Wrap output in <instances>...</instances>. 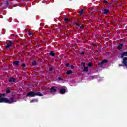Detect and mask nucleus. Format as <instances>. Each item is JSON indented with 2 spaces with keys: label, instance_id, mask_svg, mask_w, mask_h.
I'll list each match as a JSON object with an SVG mask.
<instances>
[{
  "label": "nucleus",
  "instance_id": "f257e3e1",
  "mask_svg": "<svg viewBox=\"0 0 127 127\" xmlns=\"http://www.w3.org/2000/svg\"><path fill=\"white\" fill-rule=\"evenodd\" d=\"M6 94H0V103H5V104H13L14 102V97L12 96L8 99L5 97Z\"/></svg>",
  "mask_w": 127,
  "mask_h": 127
},
{
  "label": "nucleus",
  "instance_id": "f03ea898",
  "mask_svg": "<svg viewBox=\"0 0 127 127\" xmlns=\"http://www.w3.org/2000/svg\"><path fill=\"white\" fill-rule=\"evenodd\" d=\"M26 97L33 98V97H35V92L34 91H30L27 93Z\"/></svg>",
  "mask_w": 127,
  "mask_h": 127
},
{
  "label": "nucleus",
  "instance_id": "7ed1b4c3",
  "mask_svg": "<svg viewBox=\"0 0 127 127\" xmlns=\"http://www.w3.org/2000/svg\"><path fill=\"white\" fill-rule=\"evenodd\" d=\"M14 43L12 41H9L8 43L5 46L6 49H8L9 47H11Z\"/></svg>",
  "mask_w": 127,
  "mask_h": 127
},
{
  "label": "nucleus",
  "instance_id": "20e7f679",
  "mask_svg": "<svg viewBox=\"0 0 127 127\" xmlns=\"http://www.w3.org/2000/svg\"><path fill=\"white\" fill-rule=\"evenodd\" d=\"M108 62H109V61L107 60H104L101 63H99L98 65H100V67H102L104 64H106V63H108Z\"/></svg>",
  "mask_w": 127,
  "mask_h": 127
},
{
  "label": "nucleus",
  "instance_id": "39448f33",
  "mask_svg": "<svg viewBox=\"0 0 127 127\" xmlns=\"http://www.w3.org/2000/svg\"><path fill=\"white\" fill-rule=\"evenodd\" d=\"M56 92H57L56 87H55L54 86H52L50 89V93L51 94H53V93H56Z\"/></svg>",
  "mask_w": 127,
  "mask_h": 127
},
{
  "label": "nucleus",
  "instance_id": "423d86ee",
  "mask_svg": "<svg viewBox=\"0 0 127 127\" xmlns=\"http://www.w3.org/2000/svg\"><path fill=\"white\" fill-rule=\"evenodd\" d=\"M8 81L9 83H12V82H15V79L13 77H10L8 79Z\"/></svg>",
  "mask_w": 127,
  "mask_h": 127
},
{
  "label": "nucleus",
  "instance_id": "0eeeda50",
  "mask_svg": "<svg viewBox=\"0 0 127 127\" xmlns=\"http://www.w3.org/2000/svg\"><path fill=\"white\" fill-rule=\"evenodd\" d=\"M13 64L15 66H19V61H15L12 62Z\"/></svg>",
  "mask_w": 127,
  "mask_h": 127
},
{
  "label": "nucleus",
  "instance_id": "6e6552de",
  "mask_svg": "<svg viewBox=\"0 0 127 127\" xmlns=\"http://www.w3.org/2000/svg\"><path fill=\"white\" fill-rule=\"evenodd\" d=\"M60 94H62V95H63V94H65L66 93V89L64 88L61 89L60 90Z\"/></svg>",
  "mask_w": 127,
  "mask_h": 127
},
{
  "label": "nucleus",
  "instance_id": "1a4fd4ad",
  "mask_svg": "<svg viewBox=\"0 0 127 127\" xmlns=\"http://www.w3.org/2000/svg\"><path fill=\"white\" fill-rule=\"evenodd\" d=\"M109 11H110V9H107V8H105L104 9L103 12H102V13L103 14H107V13H108V12H109Z\"/></svg>",
  "mask_w": 127,
  "mask_h": 127
},
{
  "label": "nucleus",
  "instance_id": "9d476101",
  "mask_svg": "<svg viewBox=\"0 0 127 127\" xmlns=\"http://www.w3.org/2000/svg\"><path fill=\"white\" fill-rule=\"evenodd\" d=\"M123 46H124V44H120L118 46V48H119V50H122L123 49Z\"/></svg>",
  "mask_w": 127,
  "mask_h": 127
},
{
  "label": "nucleus",
  "instance_id": "9b49d317",
  "mask_svg": "<svg viewBox=\"0 0 127 127\" xmlns=\"http://www.w3.org/2000/svg\"><path fill=\"white\" fill-rule=\"evenodd\" d=\"M35 96H39V97H42L43 96V94L40 92H38L37 93H35Z\"/></svg>",
  "mask_w": 127,
  "mask_h": 127
},
{
  "label": "nucleus",
  "instance_id": "f8f14e48",
  "mask_svg": "<svg viewBox=\"0 0 127 127\" xmlns=\"http://www.w3.org/2000/svg\"><path fill=\"white\" fill-rule=\"evenodd\" d=\"M64 20L65 22H69V21H71V19L67 18L66 17H64Z\"/></svg>",
  "mask_w": 127,
  "mask_h": 127
},
{
  "label": "nucleus",
  "instance_id": "ddd939ff",
  "mask_svg": "<svg viewBox=\"0 0 127 127\" xmlns=\"http://www.w3.org/2000/svg\"><path fill=\"white\" fill-rule=\"evenodd\" d=\"M88 71H89V67L84 66V67H83V72H88Z\"/></svg>",
  "mask_w": 127,
  "mask_h": 127
},
{
  "label": "nucleus",
  "instance_id": "4468645a",
  "mask_svg": "<svg viewBox=\"0 0 127 127\" xmlns=\"http://www.w3.org/2000/svg\"><path fill=\"white\" fill-rule=\"evenodd\" d=\"M78 13H79V15H80V16L83 15V14H84V9H82L80 11H79Z\"/></svg>",
  "mask_w": 127,
  "mask_h": 127
},
{
  "label": "nucleus",
  "instance_id": "2eb2a0df",
  "mask_svg": "<svg viewBox=\"0 0 127 127\" xmlns=\"http://www.w3.org/2000/svg\"><path fill=\"white\" fill-rule=\"evenodd\" d=\"M34 102H35V103L38 102V99H32L30 101V103H34Z\"/></svg>",
  "mask_w": 127,
  "mask_h": 127
},
{
  "label": "nucleus",
  "instance_id": "dca6fc26",
  "mask_svg": "<svg viewBox=\"0 0 127 127\" xmlns=\"http://www.w3.org/2000/svg\"><path fill=\"white\" fill-rule=\"evenodd\" d=\"M124 56H127V51L126 52H124L121 54V58H123Z\"/></svg>",
  "mask_w": 127,
  "mask_h": 127
},
{
  "label": "nucleus",
  "instance_id": "f3484780",
  "mask_svg": "<svg viewBox=\"0 0 127 127\" xmlns=\"http://www.w3.org/2000/svg\"><path fill=\"white\" fill-rule=\"evenodd\" d=\"M50 55L52 57H54V56H55V53H54V51H51L50 53Z\"/></svg>",
  "mask_w": 127,
  "mask_h": 127
},
{
  "label": "nucleus",
  "instance_id": "a211bd4d",
  "mask_svg": "<svg viewBox=\"0 0 127 127\" xmlns=\"http://www.w3.org/2000/svg\"><path fill=\"white\" fill-rule=\"evenodd\" d=\"M32 65H33V66H36V65H37V63L36 62V61H33L32 62Z\"/></svg>",
  "mask_w": 127,
  "mask_h": 127
},
{
  "label": "nucleus",
  "instance_id": "6ab92c4d",
  "mask_svg": "<svg viewBox=\"0 0 127 127\" xmlns=\"http://www.w3.org/2000/svg\"><path fill=\"white\" fill-rule=\"evenodd\" d=\"M72 73H73V71H72V70H68L66 72L67 75H70V74H72Z\"/></svg>",
  "mask_w": 127,
  "mask_h": 127
},
{
  "label": "nucleus",
  "instance_id": "aec40b11",
  "mask_svg": "<svg viewBox=\"0 0 127 127\" xmlns=\"http://www.w3.org/2000/svg\"><path fill=\"white\" fill-rule=\"evenodd\" d=\"M109 1H110V0H103V2H104L105 4H108V3H109Z\"/></svg>",
  "mask_w": 127,
  "mask_h": 127
},
{
  "label": "nucleus",
  "instance_id": "412c9836",
  "mask_svg": "<svg viewBox=\"0 0 127 127\" xmlns=\"http://www.w3.org/2000/svg\"><path fill=\"white\" fill-rule=\"evenodd\" d=\"M88 67H93V63H89V64H88Z\"/></svg>",
  "mask_w": 127,
  "mask_h": 127
},
{
  "label": "nucleus",
  "instance_id": "4be33fe9",
  "mask_svg": "<svg viewBox=\"0 0 127 127\" xmlns=\"http://www.w3.org/2000/svg\"><path fill=\"white\" fill-rule=\"evenodd\" d=\"M21 67H23V68H25L26 67V64H22L21 65Z\"/></svg>",
  "mask_w": 127,
  "mask_h": 127
},
{
  "label": "nucleus",
  "instance_id": "5701e85b",
  "mask_svg": "<svg viewBox=\"0 0 127 127\" xmlns=\"http://www.w3.org/2000/svg\"><path fill=\"white\" fill-rule=\"evenodd\" d=\"M81 66H83V68L86 67V65L85 64V63L82 62V63H81Z\"/></svg>",
  "mask_w": 127,
  "mask_h": 127
},
{
  "label": "nucleus",
  "instance_id": "b1692460",
  "mask_svg": "<svg viewBox=\"0 0 127 127\" xmlns=\"http://www.w3.org/2000/svg\"><path fill=\"white\" fill-rule=\"evenodd\" d=\"M11 92V91H10V90H9V89H7L6 90V94H9V93H10Z\"/></svg>",
  "mask_w": 127,
  "mask_h": 127
},
{
  "label": "nucleus",
  "instance_id": "393cba45",
  "mask_svg": "<svg viewBox=\"0 0 127 127\" xmlns=\"http://www.w3.org/2000/svg\"><path fill=\"white\" fill-rule=\"evenodd\" d=\"M49 71H50V72H52V71H53V67H51V68H50L49 69Z\"/></svg>",
  "mask_w": 127,
  "mask_h": 127
},
{
  "label": "nucleus",
  "instance_id": "a878e982",
  "mask_svg": "<svg viewBox=\"0 0 127 127\" xmlns=\"http://www.w3.org/2000/svg\"><path fill=\"white\" fill-rule=\"evenodd\" d=\"M75 25H76L77 26V27H79L80 25L79 23H76Z\"/></svg>",
  "mask_w": 127,
  "mask_h": 127
},
{
  "label": "nucleus",
  "instance_id": "bb28decb",
  "mask_svg": "<svg viewBox=\"0 0 127 127\" xmlns=\"http://www.w3.org/2000/svg\"><path fill=\"white\" fill-rule=\"evenodd\" d=\"M79 27L80 28V29L82 30L83 29V27H84V26L83 25H81Z\"/></svg>",
  "mask_w": 127,
  "mask_h": 127
},
{
  "label": "nucleus",
  "instance_id": "cd10ccee",
  "mask_svg": "<svg viewBox=\"0 0 127 127\" xmlns=\"http://www.w3.org/2000/svg\"><path fill=\"white\" fill-rule=\"evenodd\" d=\"M58 79L59 80V81H63V79L60 77H58Z\"/></svg>",
  "mask_w": 127,
  "mask_h": 127
},
{
  "label": "nucleus",
  "instance_id": "c85d7f7f",
  "mask_svg": "<svg viewBox=\"0 0 127 127\" xmlns=\"http://www.w3.org/2000/svg\"><path fill=\"white\" fill-rule=\"evenodd\" d=\"M65 66H66V67H69V63H66V64H65Z\"/></svg>",
  "mask_w": 127,
  "mask_h": 127
},
{
  "label": "nucleus",
  "instance_id": "c756f323",
  "mask_svg": "<svg viewBox=\"0 0 127 127\" xmlns=\"http://www.w3.org/2000/svg\"><path fill=\"white\" fill-rule=\"evenodd\" d=\"M71 69H74V68H75V66L73 65H71L70 66Z\"/></svg>",
  "mask_w": 127,
  "mask_h": 127
},
{
  "label": "nucleus",
  "instance_id": "7c9ffc66",
  "mask_svg": "<svg viewBox=\"0 0 127 127\" xmlns=\"http://www.w3.org/2000/svg\"><path fill=\"white\" fill-rule=\"evenodd\" d=\"M80 54H81V55H84V54H85V52H81L80 53Z\"/></svg>",
  "mask_w": 127,
  "mask_h": 127
},
{
  "label": "nucleus",
  "instance_id": "2f4dec72",
  "mask_svg": "<svg viewBox=\"0 0 127 127\" xmlns=\"http://www.w3.org/2000/svg\"><path fill=\"white\" fill-rule=\"evenodd\" d=\"M28 35H32V32H28Z\"/></svg>",
  "mask_w": 127,
  "mask_h": 127
},
{
  "label": "nucleus",
  "instance_id": "473e14b6",
  "mask_svg": "<svg viewBox=\"0 0 127 127\" xmlns=\"http://www.w3.org/2000/svg\"><path fill=\"white\" fill-rule=\"evenodd\" d=\"M6 4H9V2H8V1H6Z\"/></svg>",
  "mask_w": 127,
  "mask_h": 127
},
{
  "label": "nucleus",
  "instance_id": "72a5a7b5",
  "mask_svg": "<svg viewBox=\"0 0 127 127\" xmlns=\"http://www.w3.org/2000/svg\"><path fill=\"white\" fill-rule=\"evenodd\" d=\"M123 66H125V65H124V64H119V67H122Z\"/></svg>",
  "mask_w": 127,
  "mask_h": 127
},
{
  "label": "nucleus",
  "instance_id": "f704fd0d",
  "mask_svg": "<svg viewBox=\"0 0 127 127\" xmlns=\"http://www.w3.org/2000/svg\"><path fill=\"white\" fill-rule=\"evenodd\" d=\"M112 2H110V3H109V4L110 5H112Z\"/></svg>",
  "mask_w": 127,
  "mask_h": 127
},
{
  "label": "nucleus",
  "instance_id": "c9c22d12",
  "mask_svg": "<svg viewBox=\"0 0 127 127\" xmlns=\"http://www.w3.org/2000/svg\"><path fill=\"white\" fill-rule=\"evenodd\" d=\"M94 77V76H92V78H93Z\"/></svg>",
  "mask_w": 127,
  "mask_h": 127
}]
</instances>
